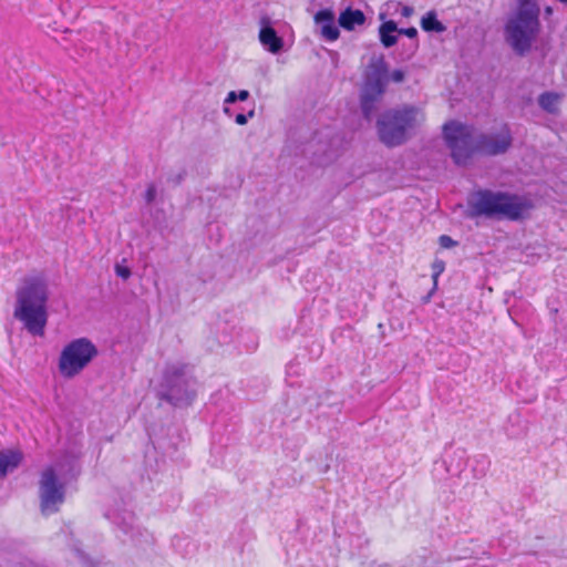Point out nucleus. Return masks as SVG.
Listing matches in <instances>:
<instances>
[{"instance_id":"obj_3","label":"nucleus","mask_w":567,"mask_h":567,"mask_svg":"<svg viewBox=\"0 0 567 567\" xmlns=\"http://www.w3.org/2000/svg\"><path fill=\"white\" fill-rule=\"evenodd\" d=\"M49 289L40 276L27 277L16 291L13 317L33 337H43L48 324Z\"/></svg>"},{"instance_id":"obj_19","label":"nucleus","mask_w":567,"mask_h":567,"mask_svg":"<svg viewBox=\"0 0 567 567\" xmlns=\"http://www.w3.org/2000/svg\"><path fill=\"white\" fill-rule=\"evenodd\" d=\"M396 32L399 34H403V35H406L409 39L411 40H414L413 43L411 44V48H412V52L410 55H412L419 48V42H417V30L414 28V27H410V28H398Z\"/></svg>"},{"instance_id":"obj_24","label":"nucleus","mask_w":567,"mask_h":567,"mask_svg":"<svg viewBox=\"0 0 567 567\" xmlns=\"http://www.w3.org/2000/svg\"><path fill=\"white\" fill-rule=\"evenodd\" d=\"M433 280H434V284L436 285V280H437V277L443 272L444 270V262L442 260H435L433 262Z\"/></svg>"},{"instance_id":"obj_33","label":"nucleus","mask_w":567,"mask_h":567,"mask_svg":"<svg viewBox=\"0 0 567 567\" xmlns=\"http://www.w3.org/2000/svg\"><path fill=\"white\" fill-rule=\"evenodd\" d=\"M224 112H225L226 114L230 115V110H229V107H228V106H224Z\"/></svg>"},{"instance_id":"obj_36","label":"nucleus","mask_w":567,"mask_h":567,"mask_svg":"<svg viewBox=\"0 0 567 567\" xmlns=\"http://www.w3.org/2000/svg\"><path fill=\"white\" fill-rule=\"evenodd\" d=\"M561 3H567V0H558Z\"/></svg>"},{"instance_id":"obj_8","label":"nucleus","mask_w":567,"mask_h":567,"mask_svg":"<svg viewBox=\"0 0 567 567\" xmlns=\"http://www.w3.org/2000/svg\"><path fill=\"white\" fill-rule=\"evenodd\" d=\"M41 512L44 515L55 513L58 506L64 502L65 486L56 475L54 467H47L39 482Z\"/></svg>"},{"instance_id":"obj_2","label":"nucleus","mask_w":567,"mask_h":567,"mask_svg":"<svg viewBox=\"0 0 567 567\" xmlns=\"http://www.w3.org/2000/svg\"><path fill=\"white\" fill-rule=\"evenodd\" d=\"M467 205L468 216L472 218L486 217L511 221L529 218L535 208L534 200L527 195L487 188L474 192Z\"/></svg>"},{"instance_id":"obj_13","label":"nucleus","mask_w":567,"mask_h":567,"mask_svg":"<svg viewBox=\"0 0 567 567\" xmlns=\"http://www.w3.org/2000/svg\"><path fill=\"white\" fill-rule=\"evenodd\" d=\"M365 22L364 13L359 9L347 8L339 16V24L344 30L351 31L357 25Z\"/></svg>"},{"instance_id":"obj_30","label":"nucleus","mask_w":567,"mask_h":567,"mask_svg":"<svg viewBox=\"0 0 567 567\" xmlns=\"http://www.w3.org/2000/svg\"><path fill=\"white\" fill-rule=\"evenodd\" d=\"M414 9L410 6L402 7L401 14L405 18H409L413 14Z\"/></svg>"},{"instance_id":"obj_29","label":"nucleus","mask_w":567,"mask_h":567,"mask_svg":"<svg viewBox=\"0 0 567 567\" xmlns=\"http://www.w3.org/2000/svg\"><path fill=\"white\" fill-rule=\"evenodd\" d=\"M237 101H238L237 92H236V91H230V92L227 94V96H226V99H225L224 103H225V104H233V103H235V102H237Z\"/></svg>"},{"instance_id":"obj_26","label":"nucleus","mask_w":567,"mask_h":567,"mask_svg":"<svg viewBox=\"0 0 567 567\" xmlns=\"http://www.w3.org/2000/svg\"><path fill=\"white\" fill-rule=\"evenodd\" d=\"M254 115H255V111L254 110L249 111L247 114L239 113V114L236 115L235 122L238 125H245L248 122V118L252 117Z\"/></svg>"},{"instance_id":"obj_1","label":"nucleus","mask_w":567,"mask_h":567,"mask_svg":"<svg viewBox=\"0 0 567 567\" xmlns=\"http://www.w3.org/2000/svg\"><path fill=\"white\" fill-rule=\"evenodd\" d=\"M443 135L456 165H466L474 154L503 155L513 144V135L507 125L497 132L477 133L472 125L451 121L444 124Z\"/></svg>"},{"instance_id":"obj_17","label":"nucleus","mask_w":567,"mask_h":567,"mask_svg":"<svg viewBox=\"0 0 567 567\" xmlns=\"http://www.w3.org/2000/svg\"><path fill=\"white\" fill-rule=\"evenodd\" d=\"M491 466V461L487 455L485 454H478L473 457L472 460V473L475 478H482L484 477Z\"/></svg>"},{"instance_id":"obj_12","label":"nucleus","mask_w":567,"mask_h":567,"mask_svg":"<svg viewBox=\"0 0 567 567\" xmlns=\"http://www.w3.org/2000/svg\"><path fill=\"white\" fill-rule=\"evenodd\" d=\"M23 460V454L19 450H0V478L19 467Z\"/></svg>"},{"instance_id":"obj_34","label":"nucleus","mask_w":567,"mask_h":567,"mask_svg":"<svg viewBox=\"0 0 567 567\" xmlns=\"http://www.w3.org/2000/svg\"><path fill=\"white\" fill-rule=\"evenodd\" d=\"M456 453H458V454H460V455H458V456H460V458H463V457H464V454H465V453H464V451H457Z\"/></svg>"},{"instance_id":"obj_28","label":"nucleus","mask_w":567,"mask_h":567,"mask_svg":"<svg viewBox=\"0 0 567 567\" xmlns=\"http://www.w3.org/2000/svg\"><path fill=\"white\" fill-rule=\"evenodd\" d=\"M115 271L123 279H127L131 276V270L127 267L116 266Z\"/></svg>"},{"instance_id":"obj_10","label":"nucleus","mask_w":567,"mask_h":567,"mask_svg":"<svg viewBox=\"0 0 567 567\" xmlns=\"http://www.w3.org/2000/svg\"><path fill=\"white\" fill-rule=\"evenodd\" d=\"M259 34L258 39L265 50L272 54H278L284 50V39L277 33L274 28L271 18L264 14L259 19Z\"/></svg>"},{"instance_id":"obj_6","label":"nucleus","mask_w":567,"mask_h":567,"mask_svg":"<svg viewBox=\"0 0 567 567\" xmlns=\"http://www.w3.org/2000/svg\"><path fill=\"white\" fill-rule=\"evenodd\" d=\"M417 113L414 106L392 109L382 113L377 122L380 141L389 147L402 145L408 140L409 131L415 126Z\"/></svg>"},{"instance_id":"obj_20","label":"nucleus","mask_w":567,"mask_h":567,"mask_svg":"<svg viewBox=\"0 0 567 567\" xmlns=\"http://www.w3.org/2000/svg\"><path fill=\"white\" fill-rule=\"evenodd\" d=\"M315 20L317 23L321 24V27L323 24H330L334 22V13L330 9H322L316 13Z\"/></svg>"},{"instance_id":"obj_4","label":"nucleus","mask_w":567,"mask_h":567,"mask_svg":"<svg viewBox=\"0 0 567 567\" xmlns=\"http://www.w3.org/2000/svg\"><path fill=\"white\" fill-rule=\"evenodd\" d=\"M540 8L536 0H517V9L505 24L506 41L519 55L533 45L539 29Z\"/></svg>"},{"instance_id":"obj_7","label":"nucleus","mask_w":567,"mask_h":567,"mask_svg":"<svg viewBox=\"0 0 567 567\" xmlns=\"http://www.w3.org/2000/svg\"><path fill=\"white\" fill-rule=\"evenodd\" d=\"M96 346L87 338H78L69 342L61 351L59 371L62 377L71 379L83 371L97 355Z\"/></svg>"},{"instance_id":"obj_14","label":"nucleus","mask_w":567,"mask_h":567,"mask_svg":"<svg viewBox=\"0 0 567 567\" xmlns=\"http://www.w3.org/2000/svg\"><path fill=\"white\" fill-rule=\"evenodd\" d=\"M398 30V24L393 20L384 21L379 27L380 42L384 48H391L398 42V37L394 34Z\"/></svg>"},{"instance_id":"obj_23","label":"nucleus","mask_w":567,"mask_h":567,"mask_svg":"<svg viewBox=\"0 0 567 567\" xmlns=\"http://www.w3.org/2000/svg\"><path fill=\"white\" fill-rule=\"evenodd\" d=\"M156 194H157L156 186L154 184H150L145 192V202L147 204H152L156 198Z\"/></svg>"},{"instance_id":"obj_35","label":"nucleus","mask_w":567,"mask_h":567,"mask_svg":"<svg viewBox=\"0 0 567 567\" xmlns=\"http://www.w3.org/2000/svg\"><path fill=\"white\" fill-rule=\"evenodd\" d=\"M385 18L384 13H380V19L383 20Z\"/></svg>"},{"instance_id":"obj_31","label":"nucleus","mask_w":567,"mask_h":567,"mask_svg":"<svg viewBox=\"0 0 567 567\" xmlns=\"http://www.w3.org/2000/svg\"><path fill=\"white\" fill-rule=\"evenodd\" d=\"M249 92L247 90H240L237 92L238 101H246L249 97Z\"/></svg>"},{"instance_id":"obj_32","label":"nucleus","mask_w":567,"mask_h":567,"mask_svg":"<svg viewBox=\"0 0 567 567\" xmlns=\"http://www.w3.org/2000/svg\"><path fill=\"white\" fill-rule=\"evenodd\" d=\"M553 13H554V9H553V7L547 6V7L544 9V14H545V18H546V19H548Z\"/></svg>"},{"instance_id":"obj_25","label":"nucleus","mask_w":567,"mask_h":567,"mask_svg":"<svg viewBox=\"0 0 567 567\" xmlns=\"http://www.w3.org/2000/svg\"><path fill=\"white\" fill-rule=\"evenodd\" d=\"M439 243L442 248H446V249L452 248V247L456 246V244H457L454 239H452L447 235L440 236Z\"/></svg>"},{"instance_id":"obj_9","label":"nucleus","mask_w":567,"mask_h":567,"mask_svg":"<svg viewBox=\"0 0 567 567\" xmlns=\"http://www.w3.org/2000/svg\"><path fill=\"white\" fill-rule=\"evenodd\" d=\"M389 82V66L383 55L372 56L363 74L362 91L382 96Z\"/></svg>"},{"instance_id":"obj_16","label":"nucleus","mask_w":567,"mask_h":567,"mask_svg":"<svg viewBox=\"0 0 567 567\" xmlns=\"http://www.w3.org/2000/svg\"><path fill=\"white\" fill-rule=\"evenodd\" d=\"M559 101L560 95L555 92H544L538 96V105L540 109L550 114H556L558 112Z\"/></svg>"},{"instance_id":"obj_5","label":"nucleus","mask_w":567,"mask_h":567,"mask_svg":"<svg viewBox=\"0 0 567 567\" xmlns=\"http://www.w3.org/2000/svg\"><path fill=\"white\" fill-rule=\"evenodd\" d=\"M196 380L188 364L172 363L164 371L157 392L162 400L175 406L188 405L196 395Z\"/></svg>"},{"instance_id":"obj_15","label":"nucleus","mask_w":567,"mask_h":567,"mask_svg":"<svg viewBox=\"0 0 567 567\" xmlns=\"http://www.w3.org/2000/svg\"><path fill=\"white\" fill-rule=\"evenodd\" d=\"M421 28L426 32L442 33L446 27L437 19L435 10H430L421 19Z\"/></svg>"},{"instance_id":"obj_18","label":"nucleus","mask_w":567,"mask_h":567,"mask_svg":"<svg viewBox=\"0 0 567 567\" xmlns=\"http://www.w3.org/2000/svg\"><path fill=\"white\" fill-rule=\"evenodd\" d=\"M381 96H374L373 94H369L368 92L361 91L360 96V106L363 116L369 120L374 112L375 103L380 100Z\"/></svg>"},{"instance_id":"obj_22","label":"nucleus","mask_w":567,"mask_h":567,"mask_svg":"<svg viewBox=\"0 0 567 567\" xmlns=\"http://www.w3.org/2000/svg\"><path fill=\"white\" fill-rule=\"evenodd\" d=\"M185 176L186 169L179 168L176 173H169V175L167 176V183L178 185L184 181Z\"/></svg>"},{"instance_id":"obj_27","label":"nucleus","mask_w":567,"mask_h":567,"mask_svg":"<svg viewBox=\"0 0 567 567\" xmlns=\"http://www.w3.org/2000/svg\"><path fill=\"white\" fill-rule=\"evenodd\" d=\"M389 80L395 83H401L404 80V72L402 70H394L389 74Z\"/></svg>"},{"instance_id":"obj_11","label":"nucleus","mask_w":567,"mask_h":567,"mask_svg":"<svg viewBox=\"0 0 567 567\" xmlns=\"http://www.w3.org/2000/svg\"><path fill=\"white\" fill-rule=\"evenodd\" d=\"M105 516L116 525L124 535L134 538L138 533V527L135 526V517L134 514L130 511H118V509H110Z\"/></svg>"},{"instance_id":"obj_21","label":"nucleus","mask_w":567,"mask_h":567,"mask_svg":"<svg viewBox=\"0 0 567 567\" xmlns=\"http://www.w3.org/2000/svg\"><path fill=\"white\" fill-rule=\"evenodd\" d=\"M321 33L328 41H336L340 35V31L334 22L330 24H323L321 27Z\"/></svg>"}]
</instances>
